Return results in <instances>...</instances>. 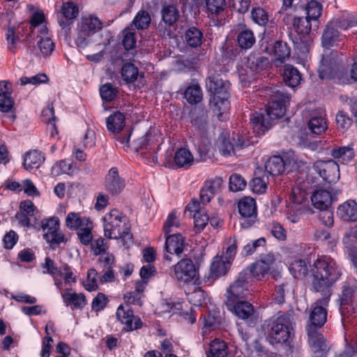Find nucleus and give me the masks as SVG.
Segmentation results:
<instances>
[{
	"label": "nucleus",
	"mask_w": 357,
	"mask_h": 357,
	"mask_svg": "<svg viewBox=\"0 0 357 357\" xmlns=\"http://www.w3.org/2000/svg\"><path fill=\"white\" fill-rule=\"evenodd\" d=\"M208 10L212 14H218L226 8L225 0H206Z\"/></svg>",
	"instance_id": "0e129e2a"
},
{
	"label": "nucleus",
	"mask_w": 357,
	"mask_h": 357,
	"mask_svg": "<svg viewBox=\"0 0 357 357\" xmlns=\"http://www.w3.org/2000/svg\"><path fill=\"white\" fill-rule=\"evenodd\" d=\"M207 91L213 95L210 100L213 109L224 113L229 109L227 93L229 89V82L222 79L220 75L212 74L206 79Z\"/></svg>",
	"instance_id": "20e7f679"
},
{
	"label": "nucleus",
	"mask_w": 357,
	"mask_h": 357,
	"mask_svg": "<svg viewBox=\"0 0 357 357\" xmlns=\"http://www.w3.org/2000/svg\"><path fill=\"white\" fill-rule=\"evenodd\" d=\"M222 183L223 180L222 178L215 177L211 181H207L203 188L209 192L210 196H214L220 190Z\"/></svg>",
	"instance_id": "e2e57ef3"
},
{
	"label": "nucleus",
	"mask_w": 357,
	"mask_h": 357,
	"mask_svg": "<svg viewBox=\"0 0 357 357\" xmlns=\"http://www.w3.org/2000/svg\"><path fill=\"white\" fill-rule=\"evenodd\" d=\"M79 14L78 6L72 1L65 2L61 9L57 11V20L61 28V31L66 38L70 33L71 25Z\"/></svg>",
	"instance_id": "1a4fd4ad"
},
{
	"label": "nucleus",
	"mask_w": 357,
	"mask_h": 357,
	"mask_svg": "<svg viewBox=\"0 0 357 357\" xmlns=\"http://www.w3.org/2000/svg\"><path fill=\"white\" fill-rule=\"evenodd\" d=\"M11 84L6 81L0 82V111L8 112L10 111L14 105V100L11 98Z\"/></svg>",
	"instance_id": "aec40b11"
},
{
	"label": "nucleus",
	"mask_w": 357,
	"mask_h": 357,
	"mask_svg": "<svg viewBox=\"0 0 357 357\" xmlns=\"http://www.w3.org/2000/svg\"><path fill=\"white\" fill-rule=\"evenodd\" d=\"M106 190L112 195H116L122 192L126 186L125 180L119 176L118 169L112 167L105 177Z\"/></svg>",
	"instance_id": "6ab92c4d"
},
{
	"label": "nucleus",
	"mask_w": 357,
	"mask_h": 357,
	"mask_svg": "<svg viewBox=\"0 0 357 357\" xmlns=\"http://www.w3.org/2000/svg\"><path fill=\"white\" fill-rule=\"evenodd\" d=\"M238 211L241 215L240 225L242 228L252 227L257 220V206L254 199L245 197L238 203Z\"/></svg>",
	"instance_id": "f8f14e48"
},
{
	"label": "nucleus",
	"mask_w": 357,
	"mask_h": 357,
	"mask_svg": "<svg viewBox=\"0 0 357 357\" xmlns=\"http://www.w3.org/2000/svg\"><path fill=\"white\" fill-rule=\"evenodd\" d=\"M269 92L271 101L268 103L266 116L271 120L280 119L285 114L290 96L279 86L270 88Z\"/></svg>",
	"instance_id": "0eeeda50"
},
{
	"label": "nucleus",
	"mask_w": 357,
	"mask_h": 357,
	"mask_svg": "<svg viewBox=\"0 0 357 357\" xmlns=\"http://www.w3.org/2000/svg\"><path fill=\"white\" fill-rule=\"evenodd\" d=\"M195 229L197 232H200L206 227L209 220V218L203 211L194 213Z\"/></svg>",
	"instance_id": "69168bd1"
},
{
	"label": "nucleus",
	"mask_w": 357,
	"mask_h": 357,
	"mask_svg": "<svg viewBox=\"0 0 357 357\" xmlns=\"http://www.w3.org/2000/svg\"><path fill=\"white\" fill-rule=\"evenodd\" d=\"M354 287L351 285L349 283H344L342 287V303H341V310L343 309V305L345 304H349V303L351 301V298L354 293Z\"/></svg>",
	"instance_id": "338daca9"
},
{
	"label": "nucleus",
	"mask_w": 357,
	"mask_h": 357,
	"mask_svg": "<svg viewBox=\"0 0 357 357\" xmlns=\"http://www.w3.org/2000/svg\"><path fill=\"white\" fill-rule=\"evenodd\" d=\"M116 316L117 319L125 325L124 329L127 331L137 330L142 326V321L140 318L133 314V312L128 304L119 305Z\"/></svg>",
	"instance_id": "dca6fc26"
},
{
	"label": "nucleus",
	"mask_w": 357,
	"mask_h": 357,
	"mask_svg": "<svg viewBox=\"0 0 357 357\" xmlns=\"http://www.w3.org/2000/svg\"><path fill=\"white\" fill-rule=\"evenodd\" d=\"M125 126V116L120 112H115L107 119V129L114 132L118 133Z\"/></svg>",
	"instance_id": "7c9ffc66"
},
{
	"label": "nucleus",
	"mask_w": 357,
	"mask_h": 357,
	"mask_svg": "<svg viewBox=\"0 0 357 357\" xmlns=\"http://www.w3.org/2000/svg\"><path fill=\"white\" fill-rule=\"evenodd\" d=\"M337 215L344 221L355 222L357 220V204L354 200H348L339 206Z\"/></svg>",
	"instance_id": "412c9836"
},
{
	"label": "nucleus",
	"mask_w": 357,
	"mask_h": 357,
	"mask_svg": "<svg viewBox=\"0 0 357 357\" xmlns=\"http://www.w3.org/2000/svg\"><path fill=\"white\" fill-rule=\"evenodd\" d=\"M336 123L339 128L346 130L351 125L352 119L347 114V113L341 111L336 115Z\"/></svg>",
	"instance_id": "774afa93"
},
{
	"label": "nucleus",
	"mask_w": 357,
	"mask_h": 357,
	"mask_svg": "<svg viewBox=\"0 0 357 357\" xmlns=\"http://www.w3.org/2000/svg\"><path fill=\"white\" fill-rule=\"evenodd\" d=\"M93 228V223L91 221L89 222L86 226L80 227L77 231V236L79 241L84 245H89L91 243L93 239V235L91 229Z\"/></svg>",
	"instance_id": "4d7b16f0"
},
{
	"label": "nucleus",
	"mask_w": 357,
	"mask_h": 357,
	"mask_svg": "<svg viewBox=\"0 0 357 357\" xmlns=\"http://www.w3.org/2000/svg\"><path fill=\"white\" fill-rule=\"evenodd\" d=\"M250 123L255 132L257 135H263L271 126V119L266 118L265 114L255 112L250 115Z\"/></svg>",
	"instance_id": "4be33fe9"
},
{
	"label": "nucleus",
	"mask_w": 357,
	"mask_h": 357,
	"mask_svg": "<svg viewBox=\"0 0 357 357\" xmlns=\"http://www.w3.org/2000/svg\"><path fill=\"white\" fill-rule=\"evenodd\" d=\"M227 344L219 339H215L211 342L209 351L206 353V357H227Z\"/></svg>",
	"instance_id": "72a5a7b5"
},
{
	"label": "nucleus",
	"mask_w": 357,
	"mask_h": 357,
	"mask_svg": "<svg viewBox=\"0 0 357 357\" xmlns=\"http://www.w3.org/2000/svg\"><path fill=\"white\" fill-rule=\"evenodd\" d=\"M229 187L233 192L241 191L246 187V181L240 174H234L229 178Z\"/></svg>",
	"instance_id": "13d9d810"
},
{
	"label": "nucleus",
	"mask_w": 357,
	"mask_h": 357,
	"mask_svg": "<svg viewBox=\"0 0 357 357\" xmlns=\"http://www.w3.org/2000/svg\"><path fill=\"white\" fill-rule=\"evenodd\" d=\"M265 327L268 337L277 343H286L294 334L293 323L288 314L269 319Z\"/></svg>",
	"instance_id": "39448f33"
},
{
	"label": "nucleus",
	"mask_w": 357,
	"mask_h": 357,
	"mask_svg": "<svg viewBox=\"0 0 357 357\" xmlns=\"http://www.w3.org/2000/svg\"><path fill=\"white\" fill-rule=\"evenodd\" d=\"M272 278L276 281L275 300L278 303H282L284 301L285 293H289L291 290V284L287 279L281 278L279 271H273Z\"/></svg>",
	"instance_id": "5701e85b"
},
{
	"label": "nucleus",
	"mask_w": 357,
	"mask_h": 357,
	"mask_svg": "<svg viewBox=\"0 0 357 357\" xmlns=\"http://www.w3.org/2000/svg\"><path fill=\"white\" fill-rule=\"evenodd\" d=\"M202 31L195 26L189 27L185 32L184 40L191 47H199L203 42Z\"/></svg>",
	"instance_id": "c85d7f7f"
},
{
	"label": "nucleus",
	"mask_w": 357,
	"mask_h": 357,
	"mask_svg": "<svg viewBox=\"0 0 357 357\" xmlns=\"http://www.w3.org/2000/svg\"><path fill=\"white\" fill-rule=\"evenodd\" d=\"M331 155L342 163L351 162L355 156L354 149L351 146L335 147L331 150Z\"/></svg>",
	"instance_id": "bb28decb"
},
{
	"label": "nucleus",
	"mask_w": 357,
	"mask_h": 357,
	"mask_svg": "<svg viewBox=\"0 0 357 357\" xmlns=\"http://www.w3.org/2000/svg\"><path fill=\"white\" fill-rule=\"evenodd\" d=\"M255 41L254 33L250 29H244L238 34L237 43L241 49L248 50L251 48Z\"/></svg>",
	"instance_id": "58836bf2"
},
{
	"label": "nucleus",
	"mask_w": 357,
	"mask_h": 357,
	"mask_svg": "<svg viewBox=\"0 0 357 357\" xmlns=\"http://www.w3.org/2000/svg\"><path fill=\"white\" fill-rule=\"evenodd\" d=\"M274 56L276 60L283 62L290 56V48L286 43L277 41L274 45Z\"/></svg>",
	"instance_id": "de8ad7c7"
},
{
	"label": "nucleus",
	"mask_w": 357,
	"mask_h": 357,
	"mask_svg": "<svg viewBox=\"0 0 357 357\" xmlns=\"http://www.w3.org/2000/svg\"><path fill=\"white\" fill-rule=\"evenodd\" d=\"M312 284L317 292L331 294L329 288L341 275V271L336 261L328 256L318 258L311 269Z\"/></svg>",
	"instance_id": "f03ea898"
},
{
	"label": "nucleus",
	"mask_w": 357,
	"mask_h": 357,
	"mask_svg": "<svg viewBox=\"0 0 357 357\" xmlns=\"http://www.w3.org/2000/svg\"><path fill=\"white\" fill-rule=\"evenodd\" d=\"M338 29L332 21L327 24L322 36V44L324 47H333L341 40Z\"/></svg>",
	"instance_id": "b1692460"
},
{
	"label": "nucleus",
	"mask_w": 357,
	"mask_h": 357,
	"mask_svg": "<svg viewBox=\"0 0 357 357\" xmlns=\"http://www.w3.org/2000/svg\"><path fill=\"white\" fill-rule=\"evenodd\" d=\"M312 170L329 183L335 182L340 177L339 166L333 160H318L313 164Z\"/></svg>",
	"instance_id": "ddd939ff"
},
{
	"label": "nucleus",
	"mask_w": 357,
	"mask_h": 357,
	"mask_svg": "<svg viewBox=\"0 0 357 357\" xmlns=\"http://www.w3.org/2000/svg\"><path fill=\"white\" fill-rule=\"evenodd\" d=\"M74 172L73 163L68 162L66 160H60L57 162L52 168V174L57 176L62 174H73Z\"/></svg>",
	"instance_id": "603ef678"
},
{
	"label": "nucleus",
	"mask_w": 357,
	"mask_h": 357,
	"mask_svg": "<svg viewBox=\"0 0 357 357\" xmlns=\"http://www.w3.org/2000/svg\"><path fill=\"white\" fill-rule=\"evenodd\" d=\"M245 146H246V144L241 139H238V142L235 146L231 144L229 142L224 140L221 145L220 151L224 156H228L231 154H235L236 148L242 149Z\"/></svg>",
	"instance_id": "bf43d9fd"
},
{
	"label": "nucleus",
	"mask_w": 357,
	"mask_h": 357,
	"mask_svg": "<svg viewBox=\"0 0 357 357\" xmlns=\"http://www.w3.org/2000/svg\"><path fill=\"white\" fill-rule=\"evenodd\" d=\"M268 183V176H257L252 178L250 183V186L254 193L263 194L267 189Z\"/></svg>",
	"instance_id": "09e8293b"
},
{
	"label": "nucleus",
	"mask_w": 357,
	"mask_h": 357,
	"mask_svg": "<svg viewBox=\"0 0 357 357\" xmlns=\"http://www.w3.org/2000/svg\"><path fill=\"white\" fill-rule=\"evenodd\" d=\"M290 271L296 278H304L308 273L306 262L302 259L295 260L291 264Z\"/></svg>",
	"instance_id": "8fccbe9b"
},
{
	"label": "nucleus",
	"mask_w": 357,
	"mask_h": 357,
	"mask_svg": "<svg viewBox=\"0 0 357 357\" xmlns=\"http://www.w3.org/2000/svg\"><path fill=\"white\" fill-rule=\"evenodd\" d=\"M119 90L112 84L106 83L100 88V94L102 99L111 102L117 96Z\"/></svg>",
	"instance_id": "3c124183"
},
{
	"label": "nucleus",
	"mask_w": 357,
	"mask_h": 357,
	"mask_svg": "<svg viewBox=\"0 0 357 357\" xmlns=\"http://www.w3.org/2000/svg\"><path fill=\"white\" fill-rule=\"evenodd\" d=\"M90 219L86 217H82L79 213H69L66 218V225L70 229H79L80 227L89 224Z\"/></svg>",
	"instance_id": "e433bc0d"
},
{
	"label": "nucleus",
	"mask_w": 357,
	"mask_h": 357,
	"mask_svg": "<svg viewBox=\"0 0 357 357\" xmlns=\"http://www.w3.org/2000/svg\"><path fill=\"white\" fill-rule=\"evenodd\" d=\"M341 193L340 190L331 188L330 190H318L311 196L313 206L319 209L330 208L333 202L336 201L337 196Z\"/></svg>",
	"instance_id": "f3484780"
},
{
	"label": "nucleus",
	"mask_w": 357,
	"mask_h": 357,
	"mask_svg": "<svg viewBox=\"0 0 357 357\" xmlns=\"http://www.w3.org/2000/svg\"><path fill=\"white\" fill-rule=\"evenodd\" d=\"M174 160L177 167L188 169L193 164L194 157L188 149L181 148L176 151Z\"/></svg>",
	"instance_id": "cd10ccee"
},
{
	"label": "nucleus",
	"mask_w": 357,
	"mask_h": 357,
	"mask_svg": "<svg viewBox=\"0 0 357 357\" xmlns=\"http://www.w3.org/2000/svg\"><path fill=\"white\" fill-rule=\"evenodd\" d=\"M322 6L320 3L317 1L312 0L309 1L306 6L307 16L308 19L313 21L314 28H318V19L321 14Z\"/></svg>",
	"instance_id": "ea45409f"
},
{
	"label": "nucleus",
	"mask_w": 357,
	"mask_h": 357,
	"mask_svg": "<svg viewBox=\"0 0 357 357\" xmlns=\"http://www.w3.org/2000/svg\"><path fill=\"white\" fill-rule=\"evenodd\" d=\"M333 24L340 29H348L357 24V20L352 16L342 17L332 21Z\"/></svg>",
	"instance_id": "680f3d73"
},
{
	"label": "nucleus",
	"mask_w": 357,
	"mask_h": 357,
	"mask_svg": "<svg viewBox=\"0 0 357 357\" xmlns=\"http://www.w3.org/2000/svg\"><path fill=\"white\" fill-rule=\"evenodd\" d=\"M185 98L190 103H197L202 99V92L199 85H192L188 86L185 91Z\"/></svg>",
	"instance_id": "49530a36"
},
{
	"label": "nucleus",
	"mask_w": 357,
	"mask_h": 357,
	"mask_svg": "<svg viewBox=\"0 0 357 357\" xmlns=\"http://www.w3.org/2000/svg\"><path fill=\"white\" fill-rule=\"evenodd\" d=\"M138 75V68L134 64L126 63L122 66L121 77L126 83L135 82Z\"/></svg>",
	"instance_id": "a18cd8bd"
},
{
	"label": "nucleus",
	"mask_w": 357,
	"mask_h": 357,
	"mask_svg": "<svg viewBox=\"0 0 357 357\" xmlns=\"http://www.w3.org/2000/svg\"><path fill=\"white\" fill-rule=\"evenodd\" d=\"M268 64V59L265 56L250 55L248 57L247 67L252 72L258 73Z\"/></svg>",
	"instance_id": "79ce46f5"
},
{
	"label": "nucleus",
	"mask_w": 357,
	"mask_h": 357,
	"mask_svg": "<svg viewBox=\"0 0 357 357\" xmlns=\"http://www.w3.org/2000/svg\"><path fill=\"white\" fill-rule=\"evenodd\" d=\"M188 243L185 238L180 234L165 235V250L167 254L164 255L166 261H172L170 255L175 254L178 257L187 250Z\"/></svg>",
	"instance_id": "2eb2a0df"
},
{
	"label": "nucleus",
	"mask_w": 357,
	"mask_h": 357,
	"mask_svg": "<svg viewBox=\"0 0 357 357\" xmlns=\"http://www.w3.org/2000/svg\"><path fill=\"white\" fill-rule=\"evenodd\" d=\"M311 21L306 17H295L292 22L293 27L298 34L303 36L308 35L312 29H317L314 28V24H312Z\"/></svg>",
	"instance_id": "473e14b6"
},
{
	"label": "nucleus",
	"mask_w": 357,
	"mask_h": 357,
	"mask_svg": "<svg viewBox=\"0 0 357 357\" xmlns=\"http://www.w3.org/2000/svg\"><path fill=\"white\" fill-rule=\"evenodd\" d=\"M38 47L40 53L44 56H48L54 51L55 45L50 38L47 36H40V38L38 42Z\"/></svg>",
	"instance_id": "864d4df0"
},
{
	"label": "nucleus",
	"mask_w": 357,
	"mask_h": 357,
	"mask_svg": "<svg viewBox=\"0 0 357 357\" xmlns=\"http://www.w3.org/2000/svg\"><path fill=\"white\" fill-rule=\"evenodd\" d=\"M252 20L260 26H264L268 22V15L262 8H253L251 12Z\"/></svg>",
	"instance_id": "6e6d98bb"
},
{
	"label": "nucleus",
	"mask_w": 357,
	"mask_h": 357,
	"mask_svg": "<svg viewBox=\"0 0 357 357\" xmlns=\"http://www.w3.org/2000/svg\"><path fill=\"white\" fill-rule=\"evenodd\" d=\"M323 297L317 299L312 305V310L309 317V321L306 326L308 336V342L314 353V357H326L329 350L326 340L322 334L319 332L327 319V311L331 294H322Z\"/></svg>",
	"instance_id": "f257e3e1"
},
{
	"label": "nucleus",
	"mask_w": 357,
	"mask_h": 357,
	"mask_svg": "<svg viewBox=\"0 0 357 357\" xmlns=\"http://www.w3.org/2000/svg\"><path fill=\"white\" fill-rule=\"evenodd\" d=\"M191 122L199 130H204L207 123V112L201 107L195 108L190 112Z\"/></svg>",
	"instance_id": "c9c22d12"
},
{
	"label": "nucleus",
	"mask_w": 357,
	"mask_h": 357,
	"mask_svg": "<svg viewBox=\"0 0 357 357\" xmlns=\"http://www.w3.org/2000/svg\"><path fill=\"white\" fill-rule=\"evenodd\" d=\"M105 236L109 238H121L123 242L131 240L130 225L127 217L116 209L112 210L104 218Z\"/></svg>",
	"instance_id": "7ed1b4c3"
},
{
	"label": "nucleus",
	"mask_w": 357,
	"mask_h": 357,
	"mask_svg": "<svg viewBox=\"0 0 357 357\" xmlns=\"http://www.w3.org/2000/svg\"><path fill=\"white\" fill-rule=\"evenodd\" d=\"M275 264V259L272 253H268L264 256H262L261 259L250 266L248 267V270L249 276L250 275L257 280H262L271 273L272 275L273 271H276L274 269Z\"/></svg>",
	"instance_id": "9d476101"
},
{
	"label": "nucleus",
	"mask_w": 357,
	"mask_h": 357,
	"mask_svg": "<svg viewBox=\"0 0 357 357\" xmlns=\"http://www.w3.org/2000/svg\"><path fill=\"white\" fill-rule=\"evenodd\" d=\"M230 263L220 257H215L211 266L210 278L215 280L225 275L230 268Z\"/></svg>",
	"instance_id": "393cba45"
},
{
	"label": "nucleus",
	"mask_w": 357,
	"mask_h": 357,
	"mask_svg": "<svg viewBox=\"0 0 357 357\" xmlns=\"http://www.w3.org/2000/svg\"><path fill=\"white\" fill-rule=\"evenodd\" d=\"M102 28V22L93 15L82 16L77 26L76 45L84 48L89 43L90 38Z\"/></svg>",
	"instance_id": "423d86ee"
},
{
	"label": "nucleus",
	"mask_w": 357,
	"mask_h": 357,
	"mask_svg": "<svg viewBox=\"0 0 357 357\" xmlns=\"http://www.w3.org/2000/svg\"><path fill=\"white\" fill-rule=\"evenodd\" d=\"M250 277L248 270L242 271L237 279L229 286L227 291V303L233 305L238 298H244L248 291Z\"/></svg>",
	"instance_id": "9b49d317"
},
{
	"label": "nucleus",
	"mask_w": 357,
	"mask_h": 357,
	"mask_svg": "<svg viewBox=\"0 0 357 357\" xmlns=\"http://www.w3.org/2000/svg\"><path fill=\"white\" fill-rule=\"evenodd\" d=\"M174 275L178 280L188 282L197 275V270L190 259H182L174 266Z\"/></svg>",
	"instance_id": "a211bd4d"
},
{
	"label": "nucleus",
	"mask_w": 357,
	"mask_h": 357,
	"mask_svg": "<svg viewBox=\"0 0 357 357\" xmlns=\"http://www.w3.org/2000/svg\"><path fill=\"white\" fill-rule=\"evenodd\" d=\"M41 228L45 231L44 238L50 244H59L65 242L64 235L59 231V220L52 217L41 222Z\"/></svg>",
	"instance_id": "4468645a"
},
{
	"label": "nucleus",
	"mask_w": 357,
	"mask_h": 357,
	"mask_svg": "<svg viewBox=\"0 0 357 357\" xmlns=\"http://www.w3.org/2000/svg\"><path fill=\"white\" fill-rule=\"evenodd\" d=\"M285 163L282 157L275 155L270 158L265 164V169L270 175L278 176L284 171Z\"/></svg>",
	"instance_id": "c756f323"
},
{
	"label": "nucleus",
	"mask_w": 357,
	"mask_h": 357,
	"mask_svg": "<svg viewBox=\"0 0 357 357\" xmlns=\"http://www.w3.org/2000/svg\"><path fill=\"white\" fill-rule=\"evenodd\" d=\"M62 297L67 305L73 304L76 308H82L86 305V298L82 294L65 292Z\"/></svg>",
	"instance_id": "37998d69"
},
{
	"label": "nucleus",
	"mask_w": 357,
	"mask_h": 357,
	"mask_svg": "<svg viewBox=\"0 0 357 357\" xmlns=\"http://www.w3.org/2000/svg\"><path fill=\"white\" fill-rule=\"evenodd\" d=\"M45 161L41 152L33 150L27 152L24 157L23 165L26 170L38 168Z\"/></svg>",
	"instance_id": "a878e982"
},
{
	"label": "nucleus",
	"mask_w": 357,
	"mask_h": 357,
	"mask_svg": "<svg viewBox=\"0 0 357 357\" xmlns=\"http://www.w3.org/2000/svg\"><path fill=\"white\" fill-rule=\"evenodd\" d=\"M151 21V18L149 13L147 10L141 9L137 13L130 24V26L137 30H144L149 26Z\"/></svg>",
	"instance_id": "f704fd0d"
},
{
	"label": "nucleus",
	"mask_w": 357,
	"mask_h": 357,
	"mask_svg": "<svg viewBox=\"0 0 357 357\" xmlns=\"http://www.w3.org/2000/svg\"><path fill=\"white\" fill-rule=\"evenodd\" d=\"M180 223L176 213L175 211H172L169 214L167 219L164 224L163 231L165 234H169L170 232L173 231L174 227H178Z\"/></svg>",
	"instance_id": "052dcab7"
},
{
	"label": "nucleus",
	"mask_w": 357,
	"mask_h": 357,
	"mask_svg": "<svg viewBox=\"0 0 357 357\" xmlns=\"http://www.w3.org/2000/svg\"><path fill=\"white\" fill-rule=\"evenodd\" d=\"M187 298L190 303L199 307L202 305V302L205 300L206 293L201 288H195L193 291L187 293Z\"/></svg>",
	"instance_id": "5fc2aeb1"
},
{
	"label": "nucleus",
	"mask_w": 357,
	"mask_h": 357,
	"mask_svg": "<svg viewBox=\"0 0 357 357\" xmlns=\"http://www.w3.org/2000/svg\"><path fill=\"white\" fill-rule=\"evenodd\" d=\"M282 76L284 83L291 88L297 86L301 81V74L292 66H285Z\"/></svg>",
	"instance_id": "2f4dec72"
},
{
	"label": "nucleus",
	"mask_w": 357,
	"mask_h": 357,
	"mask_svg": "<svg viewBox=\"0 0 357 357\" xmlns=\"http://www.w3.org/2000/svg\"><path fill=\"white\" fill-rule=\"evenodd\" d=\"M308 127L316 135H320L327 128V124L325 119L321 116H313L308 122Z\"/></svg>",
	"instance_id": "c03bdc74"
},
{
	"label": "nucleus",
	"mask_w": 357,
	"mask_h": 357,
	"mask_svg": "<svg viewBox=\"0 0 357 357\" xmlns=\"http://www.w3.org/2000/svg\"><path fill=\"white\" fill-rule=\"evenodd\" d=\"M319 72L321 79H337L341 84H349L350 81L347 73L343 70L338 69L337 60L328 55H323Z\"/></svg>",
	"instance_id": "6e6552de"
},
{
	"label": "nucleus",
	"mask_w": 357,
	"mask_h": 357,
	"mask_svg": "<svg viewBox=\"0 0 357 357\" xmlns=\"http://www.w3.org/2000/svg\"><path fill=\"white\" fill-rule=\"evenodd\" d=\"M161 15L162 21L169 26L174 24L180 17L178 9L173 5L164 6L161 10Z\"/></svg>",
	"instance_id": "4c0bfd02"
},
{
	"label": "nucleus",
	"mask_w": 357,
	"mask_h": 357,
	"mask_svg": "<svg viewBox=\"0 0 357 357\" xmlns=\"http://www.w3.org/2000/svg\"><path fill=\"white\" fill-rule=\"evenodd\" d=\"M234 312L242 319L249 318L254 312L252 305L247 301H236L234 305Z\"/></svg>",
	"instance_id": "a19ab883"
}]
</instances>
